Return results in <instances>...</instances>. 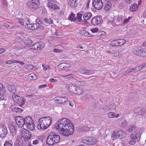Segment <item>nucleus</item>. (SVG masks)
Masks as SVG:
<instances>
[{
	"instance_id": "nucleus-1",
	"label": "nucleus",
	"mask_w": 146,
	"mask_h": 146,
	"mask_svg": "<svg viewBox=\"0 0 146 146\" xmlns=\"http://www.w3.org/2000/svg\"><path fill=\"white\" fill-rule=\"evenodd\" d=\"M55 127L60 134L65 136L68 137L72 135L74 131L73 124L69 119L65 118L60 119Z\"/></svg>"
},
{
	"instance_id": "nucleus-2",
	"label": "nucleus",
	"mask_w": 146,
	"mask_h": 146,
	"mask_svg": "<svg viewBox=\"0 0 146 146\" xmlns=\"http://www.w3.org/2000/svg\"><path fill=\"white\" fill-rule=\"evenodd\" d=\"M15 121L18 127H25L28 129L33 131L35 129L33 119L31 116H27L24 118L22 116H17L15 119Z\"/></svg>"
},
{
	"instance_id": "nucleus-3",
	"label": "nucleus",
	"mask_w": 146,
	"mask_h": 146,
	"mask_svg": "<svg viewBox=\"0 0 146 146\" xmlns=\"http://www.w3.org/2000/svg\"><path fill=\"white\" fill-rule=\"evenodd\" d=\"M60 140V137L59 135L54 133H50L48 137L47 140V144L51 146L55 143H58Z\"/></svg>"
},
{
	"instance_id": "nucleus-4",
	"label": "nucleus",
	"mask_w": 146,
	"mask_h": 146,
	"mask_svg": "<svg viewBox=\"0 0 146 146\" xmlns=\"http://www.w3.org/2000/svg\"><path fill=\"white\" fill-rule=\"evenodd\" d=\"M141 135V134L139 132H138L134 135H133V134H131L130 135L131 139L129 141V143L131 145H134L136 141H138L139 140Z\"/></svg>"
},
{
	"instance_id": "nucleus-5",
	"label": "nucleus",
	"mask_w": 146,
	"mask_h": 146,
	"mask_svg": "<svg viewBox=\"0 0 146 146\" xmlns=\"http://www.w3.org/2000/svg\"><path fill=\"white\" fill-rule=\"evenodd\" d=\"M92 5L95 9L98 10L101 9L103 6L102 0H94Z\"/></svg>"
},
{
	"instance_id": "nucleus-6",
	"label": "nucleus",
	"mask_w": 146,
	"mask_h": 146,
	"mask_svg": "<svg viewBox=\"0 0 146 146\" xmlns=\"http://www.w3.org/2000/svg\"><path fill=\"white\" fill-rule=\"evenodd\" d=\"M8 133V130L6 127L3 125H0V137L5 138Z\"/></svg>"
},
{
	"instance_id": "nucleus-7",
	"label": "nucleus",
	"mask_w": 146,
	"mask_h": 146,
	"mask_svg": "<svg viewBox=\"0 0 146 146\" xmlns=\"http://www.w3.org/2000/svg\"><path fill=\"white\" fill-rule=\"evenodd\" d=\"M134 112L136 114L139 115L146 116V110L144 108H136L134 110Z\"/></svg>"
},
{
	"instance_id": "nucleus-8",
	"label": "nucleus",
	"mask_w": 146,
	"mask_h": 146,
	"mask_svg": "<svg viewBox=\"0 0 146 146\" xmlns=\"http://www.w3.org/2000/svg\"><path fill=\"white\" fill-rule=\"evenodd\" d=\"M22 135L27 139H30L33 136L31 133L28 130L23 128L21 130Z\"/></svg>"
},
{
	"instance_id": "nucleus-9",
	"label": "nucleus",
	"mask_w": 146,
	"mask_h": 146,
	"mask_svg": "<svg viewBox=\"0 0 146 146\" xmlns=\"http://www.w3.org/2000/svg\"><path fill=\"white\" fill-rule=\"evenodd\" d=\"M45 46L44 44L42 42H36L33 44L31 48L33 49L39 50L43 48Z\"/></svg>"
},
{
	"instance_id": "nucleus-10",
	"label": "nucleus",
	"mask_w": 146,
	"mask_h": 146,
	"mask_svg": "<svg viewBox=\"0 0 146 146\" xmlns=\"http://www.w3.org/2000/svg\"><path fill=\"white\" fill-rule=\"evenodd\" d=\"M102 21L101 16H96L93 18L91 21V23L94 25L96 26L100 24Z\"/></svg>"
},
{
	"instance_id": "nucleus-11",
	"label": "nucleus",
	"mask_w": 146,
	"mask_h": 146,
	"mask_svg": "<svg viewBox=\"0 0 146 146\" xmlns=\"http://www.w3.org/2000/svg\"><path fill=\"white\" fill-rule=\"evenodd\" d=\"M37 0H32L28 3V5L31 9H36L38 7Z\"/></svg>"
},
{
	"instance_id": "nucleus-12",
	"label": "nucleus",
	"mask_w": 146,
	"mask_h": 146,
	"mask_svg": "<svg viewBox=\"0 0 146 146\" xmlns=\"http://www.w3.org/2000/svg\"><path fill=\"white\" fill-rule=\"evenodd\" d=\"M48 2L47 6L49 8L54 10L59 9V7L55 4L54 0H48Z\"/></svg>"
},
{
	"instance_id": "nucleus-13",
	"label": "nucleus",
	"mask_w": 146,
	"mask_h": 146,
	"mask_svg": "<svg viewBox=\"0 0 146 146\" xmlns=\"http://www.w3.org/2000/svg\"><path fill=\"white\" fill-rule=\"evenodd\" d=\"M8 128L9 129L11 134L13 136L15 135L17 133V130L15 126L11 123H10L8 125Z\"/></svg>"
},
{
	"instance_id": "nucleus-14",
	"label": "nucleus",
	"mask_w": 146,
	"mask_h": 146,
	"mask_svg": "<svg viewBox=\"0 0 146 146\" xmlns=\"http://www.w3.org/2000/svg\"><path fill=\"white\" fill-rule=\"evenodd\" d=\"M78 3V0H70L68 1V4L71 7L73 8L77 6Z\"/></svg>"
},
{
	"instance_id": "nucleus-15",
	"label": "nucleus",
	"mask_w": 146,
	"mask_h": 146,
	"mask_svg": "<svg viewBox=\"0 0 146 146\" xmlns=\"http://www.w3.org/2000/svg\"><path fill=\"white\" fill-rule=\"evenodd\" d=\"M142 49V48L140 46L134 48L133 50V54L139 56L140 54L139 53Z\"/></svg>"
},
{
	"instance_id": "nucleus-16",
	"label": "nucleus",
	"mask_w": 146,
	"mask_h": 146,
	"mask_svg": "<svg viewBox=\"0 0 146 146\" xmlns=\"http://www.w3.org/2000/svg\"><path fill=\"white\" fill-rule=\"evenodd\" d=\"M12 98L13 100L17 103H19L21 102V100L20 96L15 94L13 95Z\"/></svg>"
},
{
	"instance_id": "nucleus-17",
	"label": "nucleus",
	"mask_w": 146,
	"mask_h": 146,
	"mask_svg": "<svg viewBox=\"0 0 146 146\" xmlns=\"http://www.w3.org/2000/svg\"><path fill=\"white\" fill-rule=\"evenodd\" d=\"M59 99H56L57 101H58V103L60 104H62L65 103L68 101V99L66 97H63L58 98Z\"/></svg>"
},
{
	"instance_id": "nucleus-18",
	"label": "nucleus",
	"mask_w": 146,
	"mask_h": 146,
	"mask_svg": "<svg viewBox=\"0 0 146 146\" xmlns=\"http://www.w3.org/2000/svg\"><path fill=\"white\" fill-rule=\"evenodd\" d=\"M39 123L37 126V128L38 129H45L48 127V126H45L43 122H38Z\"/></svg>"
},
{
	"instance_id": "nucleus-19",
	"label": "nucleus",
	"mask_w": 146,
	"mask_h": 146,
	"mask_svg": "<svg viewBox=\"0 0 146 146\" xmlns=\"http://www.w3.org/2000/svg\"><path fill=\"white\" fill-rule=\"evenodd\" d=\"M7 88L9 91L12 93L14 94L16 92L15 88L13 85H8L7 86Z\"/></svg>"
},
{
	"instance_id": "nucleus-20",
	"label": "nucleus",
	"mask_w": 146,
	"mask_h": 146,
	"mask_svg": "<svg viewBox=\"0 0 146 146\" xmlns=\"http://www.w3.org/2000/svg\"><path fill=\"white\" fill-rule=\"evenodd\" d=\"M110 118L117 117L119 116V114H116L115 113L110 112H109L107 115Z\"/></svg>"
},
{
	"instance_id": "nucleus-21",
	"label": "nucleus",
	"mask_w": 146,
	"mask_h": 146,
	"mask_svg": "<svg viewBox=\"0 0 146 146\" xmlns=\"http://www.w3.org/2000/svg\"><path fill=\"white\" fill-rule=\"evenodd\" d=\"M92 16V14L90 13H86L84 14L83 17L85 20H87L90 19Z\"/></svg>"
},
{
	"instance_id": "nucleus-22",
	"label": "nucleus",
	"mask_w": 146,
	"mask_h": 146,
	"mask_svg": "<svg viewBox=\"0 0 146 146\" xmlns=\"http://www.w3.org/2000/svg\"><path fill=\"white\" fill-rule=\"evenodd\" d=\"M75 85L74 84H70L69 85L68 89L70 92L75 93V91L76 90Z\"/></svg>"
},
{
	"instance_id": "nucleus-23",
	"label": "nucleus",
	"mask_w": 146,
	"mask_h": 146,
	"mask_svg": "<svg viewBox=\"0 0 146 146\" xmlns=\"http://www.w3.org/2000/svg\"><path fill=\"white\" fill-rule=\"evenodd\" d=\"M80 33L82 36H91L92 34H90L89 32L84 30H81L80 31Z\"/></svg>"
},
{
	"instance_id": "nucleus-24",
	"label": "nucleus",
	"mask_w": 146,
	"mask_h": 146,
	"mask_svg": "<svg viewBox=\"0 0 146 146\" xmlns=\"http://www.w3.org/2000/svg\"><path fill=\"white\" fill-rule=\"evenodd\" d=\"M137 131V127L135 126L133 124L130 125L128 129V131L132 132V131L135 132Z\"/></svg>"
},
{
	"instance_id": "nucleus-25",
	"label": "nucleus",
	"mask_w": 146,
	"mask_h": 146,
	"mask_svg": "<svg viewBox=\"0 0 146 146\" xmlns=\"http://www.w3.org/2000/svg\"><path fill=\"white\" fill-rule=\"evenodd\" d=\"M112 4L110 1L107 2L104 6V9L106 10H108L111 8Z\"/></svg>"
},
{
	"instance_id": "nucleus-26",
	"label": "nucleus",
	"mask_w": 146,
	"mask_h": 146,
	"mask_svg": "<svg viewBox=\"0 0 146 146\" xmlns=\"http://www.w3.org/2000/svg\"><path fill=\"white\" fill-rule=\"evenodd\" d=\"M89 139L90 141H89V145H94L96 143V140L93 137H90V138H89Z\"/></svg>"
},
{
	"instance_id": "nucleus-27",
	"label": "nucleus",
	"mask_w": 146,
	"mask_h": 146,
	"mask_svg": "<svg viewBox=\"0 0 146 146\" xmlns=\"http://www.w3.org/2000/svg\"><path fill=\"white\" fill-rule=\"evenodd\" d=\"M3 91H1L0 92V101L3 100L4 99V96H6V93L5 90H3Z\"/></svg>"
},
{
	"instance_id": "nucleus-28",
	"label": "nucleus",
	"mask_w": 146,
	"mask_h": 146,
	"mask_svg": "<svg viewBox=\"0 0 146 146\" xmlns=\"http://www.w3.org/2000/svg\"><path fill=\"white\" fill-rule=\"evenodd\" d=\"M65 63H61L57 66V68L60 69H64L68 67V66H65Z\"/></svg>"
},
{
	"instance_id": "nucleus-29",
	"label": "nucleus",
	"mask_w": 146,
	"mask_h": 146,
	"mask_svg": "<svg viewBox=\"0 0 146 146\" xmlns=\"http://www.w3.org/2000/svg\"><path fill=\"white\" fill-rule=\"evenodd\" d=\"M92 96L88 94H86L84 96L83 99L85 100H89L92 99Z\"/></svg>"
},
{
	"instance_id": "nucleus-30",
	"label": "nucleus",
	"mask_w": 146,
	"mask_h": 146,
	"mask_svg": "<svg viewBox=\"0 0 146 146\" xmlns=\"http://www.w3.org/2000/svg\"><path fill=\"white\" fill-rule=\"evenodd\" d=\"M75 14H73V12H72L71 14L68 17L69 19L73 21H75L77 19L75 17Z\"/></svg>"
},
{
	"instance_id": "nucleus-31",
	"label": "nucleus",
	"mask_w": 146,
	"mask_h": 146,
	"mask_svg": "<svg viewBox=\"0 0 146 146\" xmlns=\"http://www.w3.org/2000/svg\"><path fill=\"white\" fill-rule=\"evenodd\" d=\"M122 20L123 19L121 16L118 17L117 19L115 20L116 24L121 25L122 23Z\"/></svg>"
},
{
	"instance_id": "nucleus-32",
	"label": "nucleus",
	"mask_w": 146,
	"mask_h": 146,
	"mask_svg": "<svg viewBox=\"0 0 146 146\" xmlns=\"http://www.w3.org/2000/svg\"><path fill=\"white\" fill-rule=\"evenodd\" d=\"M118 134L119 135V139H122L124 138L126 136L125 133L121 131H118Z\"/></svg>"
},
{
	"instance_id": "nucleus-33",
	"label": "nucleus",
	"mask_w": 146,
	"mask_h": 146,
	"mask_svg": "<svg viewBox=\"0 0 146 146\" xmlns=\"http://www.w3.org/2000/svg\"><path fill=\"white\" fill-rule=\"evenodd\" d=\"M90 137H84L82 139V141L83 143L87 144H89Z\"/></svg>"
},
{
	"instance_id": "nucleus-34",
	"label": "nucleus",
	"mask_w": 146,
	"mask_h": 146,
	"mask_svg": "<svg viewBox=\"0 0 146 146\" xmlns=\"http://www.w3.org/2000/svg\"><path fill=\"white\" fill-rule=\"evenodd\" d=\"M138 6L137 4L134 3L130 6V9L131 11L134 12L137 9Z\"/></svg>"
},
{
	"instance_id": "nucleus-35",
	"label": "nucleus",
	"mask_w": 146,
	"mask_h": 146,
	"mask_svg": "<svg viewBox=\"0 0 146 146\" xmlns=\"http://www.w3.org/2000/svg\"><path fill=\"white\" fill-rule=\"evenodd\" d=\"M12 110L13 111H15L16 113H21L23 111V110L20 108L15 107L12 109Z\"/></svg>"
},
{
	"instance_id": "nucleus-36",
	"label": "nucleus",
	"mask_w": 146,
	"mask_h": 146,
	"mask_svg": "<svg viewBox=\"0 0 146 146\" xmlns=\"http://www.w3.org/2000/svg\"><path fill=\"white\" fill-rule=\"evenodd\" d=\"M82 92L83 91L81 89L78 88H76L74 94L77 95H80L82 93Z\"/></svg>"
},
{
	"instance_id": "nucleus-37",
	"label": "nucleus",
	"mask_w": 146,
	"mask_h": 146,
	"mask_svg": "<svg viewBox=\"0 0 146 146\" xmlns=\"http://www.w3.org/2000/svg\"><path fill=\"white\" fill-rule=\"evenodd\" d=\"M76 84L77 86H83L85 84L84 82L82 81H77L76 82Z\"/></svg>"
},
{
	"instance_id": "nucleus-38",
	"label": "nucleus",
	"mask_w": 146,
	"mask_h": 146,
	"mask_svg": "<svg viewBox=\"0 0 146 146\" xmlns=\"http://www.w3.org/2000/svg\"><path fill=\"white\" fill-rule=\"evenodd\" d=\"M139 56L145 57H146V52L142 48V49L141 50L140 53H139Z\"/></svg>"
},
{
	"instance_id": "nucleus-39",
	"label": "nucleus",
	"mask_w": 146,
	"mask_h": 146,
	"mask_svg": "<svg viewBox=\"0 0 146 146\" xmlns=\"http://www.w3.org/2000/svg\"><path fill=\"white\" fill-rule=\"evenodd\" d=\"M23 41V43L26 45H30L32 43V42L31 40L29 38H27L26 40Z\"/></svg>"
},
{
	"instance_id": "nucleus-40",
	"label": "nucleus",
	"mask_w": 146,
	"mask_h": 146,
	"mask_svg": "<svg viewBox=\"0 0 146 146\" xmlns=\"http://www.w3.org/2000/svg\"><path fill=\"white\" fill-rule=\"evenodd\" d=\"M42 119H43L45 120V121H46V122H49V123H52V119L50 117H44L41 118Z\"/></svg>"
},
{
	"instance_id": "nucleus-41",
	"label": "nucleus",
	"mask_w": 146,
	"mask_h": 146,
	"mask_svg": "<svg viewBox=\"0 0 146 146\" xmlns=\"http://www.w3.org/2000/svg\"><path fill=\"white\" fill-rule=\"evenodd\" d=\"M43 122L44 125L46 126H48V127L50 125L51 123H49V122H46L45 120L42 119V118H40L39 119V122Z\"/></svg>"
},
{
	"instance_id": "nucleus-42",
	"label": "nucleus",
	"mask_w": 146,
	"mask_h": 146,
	"mask_svg": "<svg viewBox=\"0 0 146 146\" xmlns=\"http://www.w3.org/2000/svg\"><path fill=\"white\" fill-rule=\"evenodd\" d=\"M117 42V40L112 41L110 42V45L112 46H118V44Z\"/></svg>"
},
{
	"instance_id": "nucleus-43",
	"label": "nucleus",
	"mask_w": 146,
	"mask_h": 146,
	"mask_svg": "<svg viewBox=\"0 0 146 146\" xmlns=\"http://www.w3.org/2000/svg\"><path fill=\"white\" fill-rule=\"evenodd\" d=\"M118 131H115L113 132V133L112 137L114 138L115 139H119V135L118 134Z\"/></svg>"
},
{
	"instance_id": "nucleus-44",
	"label": "nucleus",
	"mask_w": 146,
	"mask_h": 146,
	"mask_svg": "<svg viewBox=\"0 0 146 146\" xmlns=\"http://www.w3.org/2000/svg\"><path fill=\"white\" fill-rule=\"evenodd\" d=\"M117 40L119 46L123 45L125 42V40L124 39H118Z\"/></svg>"
},
{
	"instance_id": "nucleus-45",
	"label": "nucleus",
	"mask_w": 146,
	"mask_h": 146,
	"mask_svg": "<svg viewBox=\"0 0 146 146\" xmlns=\"http://www.w3.org/2000/svg\"><path fill=\"white\" fill-rule=\"evenodd\" d=\"M44 21L48 23L52 24L53 23V21L51 19H48L47 18H45L44 19Z\"/></svg>"
},
{
	"instance_id": "nucleus-46",
	"label": "nucleus",
	"mask_w": 146,
	"mask_h": 146,
	"mask_svg": "<svg viewBox=\"0 0 146 146\" xmlns=\"http://www.w3.org/2000/svg\"><path fill=\"white\" fill-rule=\"evenodd\" d=\"M121 125L123 128H125L128 125V123L125 120L121 122Z\"/></svg>"
},
{
	"instance_id": "nucleus-47",
	"label": "nucleus",
	"mask_w": 146,
	"mask_h": 146,
	"mask_svg": "<svg viewBox=\"0 0 146 146\" xmlns=\"http://www.w3.org/2000/svg\"><path fill=\"white\" fill-rule=\"evenodd\" d=\"M40 25H37V24L34 23L33 24V30H36L40 28Z\"/></svg>"
},
{
	"instance_id": "nucleus-48",
	"label": "nucleus",
	"mask_w": 146,
	"mask_h": 146,
	"mask_svg": "<svg viewBox=\"0 0 146 146\" xmlns=\"http://www.w3.org/2000/svg\"><path fill=\"white\" fill-rule=\"evenodd\" d=\"M82 14H80L79 13H78L77 14V19H78V21L79 22H80L82 20Z\"/></svg>"
},
{
	"instance_id": "nucleus-49",
	"label": "nucleus",
	"mask_w": 146,
	"mask_h": 146,
	"mask_svg": "<svg viewBox=\"0 0 146 146\" xmlns=\"http://www.w3.org/2000/svg\"><path fill=\"white\" fill-rule=\"evenodd\" d=\"M43 20H42L40 18H38L36 19V22L38 24V25H39L43 23Z\"/></svg>"
},
{
	"instance_id": "nucleus-50",
	"label": "nucleus",
	"mask_w": 146,
	"mask_h": 146,
	"mask_svg": "<svg viewBox=\"0 0 146 146\" xmlns=\"http://www.w3.org/2000/svg\"><path fill=\"white\" fill-rule=\"evenodd\" d=\"M25 27L28 29L33 30V29H32L33 27V24L32 25L30 24H27L25 25Z\"/></svg>"
},
{
	"instance_id": "nucleus-51",
	"label": "nucleus",
	"mask_w": 146,
	"mask_h": 146,
	"mask_svg": "<svg viewBox=\"0 0 146 146\" xmlns=\"http://www.w3.org/2000/svg\"><path fill=\"white\" fill-rule=\"evenodd\" d=\"M19 23L22 25H24V23L23 20L20 18H18L17 19Z\"/></svg>"
},
{
	"instance_id": "nucleus-52",
	"label": "nucleus",
	"mask_w": 146,
	"mask_h": 146,
	"mask_svg": "<svg viewBox=\"0 0 146 146\" xmlns=\"http://www.w3.org/2000/svg\"><path fill=\"white\" fill-rule=\"evenodd\" d=\"M85 74L90 75L93 74V71L90 70H86L85 71Z\"/></svg>"
},
{
	"instance_id": "nucleus-53",
	"label": "nucleus",
	"mask_w": 146,
	"mask_h": 146,
	"mask_svg": "<svg viewBox=\"0 0 146 146\" xmlns=\"http://www.w3.org/2000/svg\"><path fill=\"white\" fill-rule=\"evenodd\" d=\"M74 76V75L72 74H70L66 76H63V77H68V78H67V79H70L71 78H73Z\"/></svg>"
},
{
	"instance_id": "nucleus-54",
	"label": "nucleus",
	"mask_w": 146,
	"mask_h": 146,
	"mask_svg": "<svg viewBox=\"0 0 146 146\" xmlns=\"http://www.w3.org/2000/svg\"><path fill=\"white\" fill-rule=\"evenodd\" d=\"M29 77H31L34 80H36V75L34 73H31L29 75Z\"/></svg>"
},
{
	"instance_id": "nucleus-55",
	"label": "nucleus",
	"mask_w": 146,
	"mask_h": 146,
	"mask_svg": "<svg viewBox=\"0 0 146 146\" xmlns=\"http://www.w3.org/2000/svg\"><path fill=\"white\" fill-rule=\"evenodd\" d=\"M4 146H13V145L9 141H6L5 142L4 144Z\"/></svg>"
},
{
	"instance_id": "nucleus-56",
	"label": "nucleus",
	"mask_w": 146,
	"mask_h": 146,
	"mask_svg": "<svg viewBox=\"0 0 146 146\" xmlns=\"http://www.w3.org/2000/svg\"><path fill=\"white\" fill-rule=\"evenodd\" d=\"M110 110L113 109L115 107V105L113 104H112L109 106Z\"/></svg>"
},
{
	"instance_id": "nucleus-57",
	"label": "nucleus",
	"mask_w": 146,
	"mask_h": 146,
	"mask_svg": "<svg viewBox=\"0 0 146 146\" xmlns=\"http://www.w3.org/2000/svg\"><path fill=\"white\" fill-rule=\"evenodd\" d=\"M15 62H14V60L11 59L9 60L6 61L5 62V63L7 64H11L13 63H15Z\"/></svg>"
},
{
	"instance_id": "nucleus-58",
	"label": "nucleus",
	"mask_w": 146,
	"mask_h": 146,
	"mask_svg": "<svg viewBox=\"0 0 146 146\" xmlns=\"http://www.w3.org/2000/svg\"><path fill=\"white\" fill-rule=\"evenodd\" d=\"M104 110L105 111H108L110 110L109 106H106L103 108Z\"/></svg>"
},
{
	"instance_id": "nucleus-59",
	"label": "nucleus",
	"mask_w": 146,
	"mask_h": 146,
	"mask_svg": "<svg viewBox=\"0 0 146 146\" xmlns=\"http://www.w3.org/2000/svg\"><path fill=\"white\" fill-rule=\"evenodd\" d=\"M53 52L55 53H60V52H62V50H59L57 49H54L53 50Z\"/></svg>"
},
{
	"instance_id": "nucleus-60",
	"label": "nucleus",
	"mask_w": 146,
	"mask_h": 146,
	"mask_svg": "<svg viewBox=\"0 0 146 146\" xmlns=\"http://www.w3.org/2000/svg\"><path fill=\"white\" fill-rule=\"evenodd\" d=\"M99 29L97 28H96L94 29H92L91 30V31L93 33H94L98 32Z\"/></svg>"
},
{
	"instance_id": "nucleus-61",
	"label": "nucleus",
	"mask_w": 146,
	"mask_h": 146,
	"mask_svg": "<svg viewBox=\"0 0 146 146\" xmlns=\"http://www.w3.org/2000/svg\"><path fill=\"white\" fill-rule=\"evenodd\" d=\"M5 88L4 87H3L2 84L0 83V92L1 91H3V90H5Z\"/></svg>"
},
{
	"instance_id": "nucleus-62",
	"label": "nucleus",
	"mask_w": 146,
	"mask_h": 146,
	"mask_svg": "<svg viewBox=\"0 0 146 146\" xmlns=\"http://www.w3.org/2000/svg\"><path fill=\"white\" fill-rule=\"evenodd\" d=\"M25 99L23 98L21 100L22 103L21 104L19 105V106L22 107V106L23 105L25 104Z\"/></svg>"
},
{
	"instance_id": "nucleus-63",
	"label": "nucleus",
	"mask_w": 146,
	"mask_h": 146,
	"mask_svg": "<svg viewBox=\"0 0 146 146\" xmlns=\"http://www.w3.org/2000/svg\"><path fill=\"white\" fill-rule=\"evenodd\" d=\"M137 68H138V70L139 71L145 68L143 64L139 66H137Z\"/></svg>"
},
{
	"instance_id": "nucleus-64",
	"label": "nucleus",
	"mask_w": 146,
	"mask_h": 146,
	"mask_svg": "<svg viewBox=\"0 0 146 146\" xmlns=\"http://www.w3.org/2000/svg\"><path fill=\"white\" fill-rule=\"evenodd\" d=\"M49 80L50 82H57V80L56 79H54L53 78H51L49 79Z\"/></svg>"
}]
</instances>
